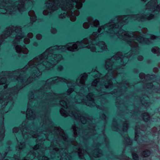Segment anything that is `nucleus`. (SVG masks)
Returning a JSON list of instances; mask_svg holds the SVG:
<instances>
[{"label":"nucleus","instance_id":"nucleus-1","mask_svg":"<svg viewBox=\"0 0 160 160\" xmlns=\"http://www.w3.org/2000/svg\"><path fill=\"white\" fill-rule=\"evenodd\" d=\"M88 43V40L85 38L81 42H78L72 46L66 47L63 46H55L47 49L42 54L30 61L23 68L18 69L13 72L14 81H18V84L21 85V86L19 88L17 85L10 89L9 95L12 96L18 94L20 89L41 75L42 71L50 70L61 60L62 55L54 54L56 50L64 51L67 49L69 51H75L77 50L78 48L79 49L85 47V45Z\"/></svg>","mask_w":160,"mask_h":160},{"label":"nucleus","instance_id":"nucleus-2","mask_svg":"<svg viewBox=\"0 0 160 160\" xmlns=\"http://www.w3.org/2000/svg\"><path fill=\"white\" fill-rule=\"evenodd\" d=\"M128 16L127 15L118 16L117 18V23L113 24L109 22L102 26L98 28V32L100 33L102 29L105 30V28H107L108 33L116 34L118 38L125 41L132 48L138 47V43L135 40H137L142 44H148L150 42L149 39L143 38L139 32L131 33L121 29L123 25L128 22Z\"/></svg>","mask_w":160,"mask_h":160},{"label":"nucleus","instance_id":"nucleus-3","mask_svg":"<svg viewBox=\"0 0 160 160\" xmlns=\"http://www.w3.org/2000/svg\"><path fill=\"white\" fill-rule=\"evenodd\" d=\"M66 101L61 100L60 101V104L65 108L68 109L67 112L64 109L62 108L60 110L61 115L66 117L68 115L72 117L73 118L81 122L82 124L87 123L88 127L84 130V134L86 136H92L96 134L95 129L96 125L92 123L93 119L86 114L81 115L80 112L74 108H72V107L68 106L69 102L67 99Z\"/></svg>","mask_w":160,"mask_h":160},{"label":"nucleus","instance_id":"nucleus-4","mask_svg":"<svg viewBox=\"0 0 160 160\" xmlns=\"http://www.w3.org/2000/svg\"><path fill=\"white\" fill-rule=\"evenodd\" d=\"M122 52H118L112 57L110 59H107L106 60L105 67L108 72L103 78L104 80L103 84L106 88H111L112 86V82L111 80V78H115L117 76L118 73L116 70L112 71L111 72L110 70H111L112 66L114 63L117 62V60L120 59V65H118L117 69L120 68L122 66H124L129 60V58L126 57H123Z\"/></svg>","mask_w":160,"mask_h":160},{"label":"nucleus","instance_id":"nucleus-5","mask_svg":"<svg viewBox=\"0 0 160 160\" xmlns=\"http://www.w3.org/2000/svg\"><path fill=\"white\" fill-rule=\"evenodd\" d=\"M27 1L33 3L32 0H20L13 4L11 0H0V14L12 15L17 10L23 12L25 10V4Z\"/></svg>","mask_w":160,"mask_h":160},{"label":"nucleus","instance_id":"nucleus-6","mask_svg":"<svg viewBox=\"0 0 160 160\" xmlns=\"http://www.w3.org/2000/svg\"><path fill=\"white\" fill-rule=\"evenodd\" d=\"M51 79H48L45 82V84L42 87L40 88L38 92H41L43 97L45 96L48 99H57L62 98L64 96L65 94H56L52 92L51 89V85L52 84L55 83L58 81L63 82L67 83H70L71 81L65 79L58 77V78L55 80H52L49 83H48Z\"/></svg>","mask_w":160,"mask_h":160},{"label":"nucleus","instance_id":"nucleus-7","mask_svg":"<svg viewBox=\"0 0 160 160\" xmlns=\"http://www.w3.org/2000/svg\"><path fill=\"white\" fill-rule=\"evenodd\" d=\"M16 34L15 38L12 42L14 46L18 42L24 37V33L22 32V28L19 26L14 27L10 25L7 27L2 35L0 36V46L5 39L9 37L12 34Z\"/></svg>","mask_w":160,"mask_h":160},{"label":"nucleus","instance_id":"nucleus-8","mask_svg":"<svg viewBox=\"0 0 160 160\" xmlns=\"http://www.w3.org/2000/svg\"><path fill=\"white\" fill-rule=\"evenodd\" d=\"M93 142H94V144L96 148L92 151V153H89L86 150L85 151L86 152L88 153L91 159H92V157L95 158H98L103 155L102 151L98 148L102 143H100L99 142L96 143L95 140H94ZM70 143L72 145L77 147V148L73 149L74 152L78 153L79 158L83 159L84 158L83 152H84V151L83 150V152H82V146L81 144L78 143L75 140L72 141Z\"/></svg>","mask_w":160,"mask_h":160},{"label":"nucleus","instance_id":"nucleus-9","mask_svg":"<svg viewBox=\"0 0 160 160\" xmlns=\"http://www.w3.org/2000/svg\"><path fill=\"white\" fill-rule=\"evenodd\" d=\"M72 2H71V3ZM54 4V0H48L45 3L47 8L49 10L50 13L57 10L58 7H60L62 8V10L67 11V14L70 17L71 21L73 22L76 20V17L72 15V12L71 11V10L74 7L73 4L70 3L67 6V4L64 5H62L61 4H59L58 5H55Z\"/></svg>","mask_w":160,"mask_h":160},{"label":"nucleus","instance_id":"nucleus-10","mask_svg":"<svg viewBox=\"0 0 160 160\" xmlns=\"http://www.w3.org/2000/svg\"><path fill=\"white\" fill-rule=\"evenodd\" d=\"M98 37L97 33L96 32H93L92 34L90 36V39L91 40L92 43L89 44L87 46V48L90 49L92 52H101L107 49V46L104 42H99L96 45L92 43H93Z\"/></svg>","mask_w":160,"mask_h":160},{"label":"nucleus","instance_id":"nucleus-11","mask_svg":"<svg viewBox=\"0 0 160 160\" xmlns=\"http://www.w3.org/2000/svg\"><path fill=\"white\" fill-rule=\"evenodd\" d=\"M139 77L142 80V82L144 84V88L145 89L149 88H150V75H146L143 73H140L139 74Z\"/></svg>","mask_w":160,"mask_h":160},{"label":"nucleus","instance_id":"nucleus-12","mask_svg":"<svg viewBox=\"0 0 160 160\" xmlns=\"http://www.w3.org/2000/svg\"><path fill=\"white\" fill-rule=\"evenodd\" d=\"M54 130L58 134V137L62 138L64 141H66L68 138L67 136L62 129L59 127H55Z\"/></svg>","mask_w":160,"mask_h":160},{"label":"nucleus","instance_id":"nucleus-13","mask_svg":"<svg viewBox=\"0 0 160 160\" xmlns=\"http://www.w3.org/2000/svg\"><path fill=\"white\" fill-rule=\"evenodd\" d=\"M88 101L86 103V105L90 107H94L96 104L94 102L93 98V95L92 93H89L87 96Z\"/></svg>","mask_w":160,"mask_h":160},{"label":"nucleus","instance_id":"nucleus-14","mask_svg":"<svg viewBox=\"0 0 160 160\" xmlns=\"http://www.w3.org/2000/svg\"><path fill=\"white\" fill-rule=\"evenodd\" d=\"M158 12L160 11V4H158L157 0H151V11Z\"/></svg>","mask_w":160,"mask_h":160},{"label":"nucleus","instance_id":"nucleus-15","mask_svg":"<svg viewBox=\"0 0 160 160\" xmlns=\"http://www.w3.org/2000/svg\"><path fill=\"white\" fill-rule=\"evenodd\" d=\"M85 0H68V2H66L67 6H68V5L71 3V2H72L71 3L72 4H73L74 2L76 3V8L78 9H80L82 7V3L84 2Z\"/></svg>","mask_w":160,"mask_h":160},{"label":"nucleus","instance_id":"nucleus-16","mask_svg":"<svg viewBox=\"0 0 160 160\" xmlns=\"http://www.w3.org/2000/svg\"><path fill=\"white\" fill-rule=\"evenodd\" d=\"M15 48L16 52L19 53H22L26 54L28 53L29 51L27 48L22 47L21 45H16L15 47Z\"/></svg>","mask_w":160,"mask_h":160},{"label":"nucleus","instance_id":"nucleus-17","mask_svg":"<svg viewBox=\"0 0 160 160\" xmlns=\"http://www.w3.org/2000/svg\"><path fill=\"white\" fill-rule=\"evenodd\" d=\"M148 16L147 15H135V20L143 22L145 20H150V14H148Z\"/></svg>","mask_w":160,"mask_h":160},{"label":"nucleus","instance_id":"nucleus-18","mask_svg":"<svg viewBox=\"0 0 160 160\" xmlns=\"http://www.w3.org/2000/svg\"><path fill=\"white\" fill-rule=\"evenodd\" d=\"M26 115V118L30 120H34L36 117L35 114L30 109L28 108L27 109Z\"/></svg>","mask_w":160,"mask_h":160},{"label":"nucleus","instance_id":"nucleus-19","mask_svg":"<svg viewBox=\"0 0 160 160\" xmlns=\"http://www.w3.org/2000/svg\"><path fill=\"white\" fill-rule=\"evenodd\" d=\"M50 121L47 117L44 116V118L42 120L40 125L42 127H46L48 126V124L50 123Z\"/></svg>","mask_w":160,"mask_h":160},{"label":"nucleus","instance_id":"nucleus-20","mask_svg":"<svg viewBox=\"0 0 160 160\" xmlns=\"http://www.w3.org/2000/svg\"><path fill=\"white\" fill-rule=\"evenodd\" d=\"M87 20L90 24H93L95 27H97L99 25V22L98 20L93 21L92 18L91 17H88L87 18Z\"/></svg>","mask_w":160,"mask_h":160},{"label":"nucleus","instance_id":"nucleus-21","mask_svg":"<svg viewBox=\"0 0 160 160\" xmlns=\"http://www.w3.org/2000/svg\"><path fill=\"white\" fill-rule=\"evenodd\" d=\"M60 144L58 142V141L56 140L55 141H53L51 142L50 148H53V150L55 151L56 152L58 151L59 150L57 148H56V146H59Z\"/></svg>","mask_w":160,"mask_h":160},{"label":"nucleus","instance_id":"nucleus-22","mask_svg":"<svg viewBox=\"0 0 160 160\" xmlns=\"http://www.w3.org/2000/svg\"><path fill=\"white\" fill-rule=\"evenodd\" d=\"M152 78H156V76L155 75L154 76L151 75V79ZM152 84L151 82V94L152 92H157L158 93H160V90L155 88V86H153L151 87Z\"/></svg>","mask_w":160,"mask_h":160},{"label":"nucleus","instance_id":"nucleus-23","mask_svg":"<svg viewBox=\"0 0 160 160\" xmlns=\"http://www.w3.org/2000/svg\"><path fill=\"white\" fill-rule=\"evenodd\" d=\"M28 15L30 17V19L31 22L32 23L36 21V16L35 15L34 12L33 10H30L28 12Z\"/></svg>","mask_w":160,"mask_h":160},{"label":"nucleus","instance_id":"nucleus-24","mask_svg":"<svg viewBox=\"0 0 160 160\" xmlns=\"http://www.w3.org/2000/svg\"><path fill=\"white\" fill-rule=\"evenodd\" d=\"M129 122L128 120H125L122 124V130L123 132H127L129 127Z\"/></svg>","mask_w":160,"mask_h":160},{"label":"nucleus","instance_id":"nucleus-25","mask_svg":"<svg viewBox=\"0 0 160 160\" xmlns=\"http://www.w3.org/2000/svg\"><path fill=\"white\" fill-rule=\"evenodd\" d=\"M88 78V75L86 73H84L81 77L80 80V83L81 84L84 85L85 84V82Z\"/></svg>","mask_w":160,"mask_h":160},{"label":"nucleus","instance_id":"nucleus-26","mask_svg":"<svg viewBox=\"0 0 160 160\" xmlns=\"http://www.w3.org/2000/svg\"><path fill=\"white\" fill-rule=\"evenodd\" d=\"M68 1V0H54V4L55 5H58L59 4L64 5L66 4V2Z\"/></svg>","mask_w":160,"mask_h":160},{"label":"nucleus","instance_id":"nucleus-27","mask_svg":"<svg viewBox=\"0 0 160 160\" xmlns=\"http://www.w3.org/2000/svg\"><path fill=\"white\" fill-rule=\"evenodd\" d=\"M112 128L113 130L115 131H118L119 129L118 125L115 119H113V122L112 124Z\"/></svg>","mask_w":160,"mask_h":160},{"label":"nucleus","instance_id":"nucleus-28","mask_svg":"<svg viewBox=\"0 0 160 160\" xmlns=\"http://www.w3.org/2000/svg\"><path fill=\"white\" fill-rule=\"evenodd\" d=\"M142 117L143 120L147 122L150 119V116L147 113H144L142 115Z\"/></svg>","mask_w":160,"mask_h":160},{"label":"nucleus","instance_id":"nucleus-29","mask_svg":"<svg viewBox=\"0 0 160 160\" xmlns=\"http://www.w3.org/2000/svg\"><path fill=\"white\" fill-rule=\"evenodd\" d=\"M33 156L34 157H37L39 160H49V158L48 157L44 156H40V154H38V155H36L35 154L34 155H33Z\"/></svg>","mask_w":160,"mask_h":160},{"label":"nucleus","instance_id":"nucleus-30","mask_svg":"<svg viewBox=\"0 0 160 160\" xmlns=\"http://www.w3.org/2000/svg\"><path fill=\"white\" fill-rule=\"evenodd\" d=\"M72 128L73 130V132L74 137L75 138L77 137L78 136L77 132V129H78V128L76 126V125L75 124H74L72 125Z\"/></svg>","mask_w":160,"mask_h":160},{"label":"nucleus","instance_id":"nucleus-31","mask_svg":"<svg viewBox=\"0 0 160 160\" xmlns=\"http://www.w3.org/2000/svg\"><path fill=\"white\" fill-rule=\"evenodd\" d=\"M152 52L154 53L157 54V55H159L160 54L159 52V48L157 47H155L152 48Z\"/></svg>","mask_w":160,"mask_h":160},{"label":"nucleus","instance_id":"nucleus-32","mask_svg":"<svg viewBox=\"0 0 160 160\" xmlns=\"http://www.w3.org/2000/svg\"><path fill=\"white\" fill-rule=\"evenodd\" d=\"M150 154V151L147 149L143 151L142 153V155L144 157H147Z\"/></svg>","mask_w":160,"mask_h":160},{"label":"nucleus","instance_id":"nucleus-33","mask_svg":"<svg viewBox=\"0 0 160 160\" xmlns=\"http://www.w3.org/2000/svg\"><path fill=\"white\" fill-rule=\"evenodd\" d=\"M100 82V79L97 78L93 81L92 83V86L97 87V85H98Z\"/></svg>","mask_w":160,"mask_h":160},{"label":"nucleus","instance_id":"nucleus-34","mask_svg":"<svg viewBox=\"0 0 160 160\" xmlns=\"http://www.w3.org/2000/svg\"><path fill=\"white\" fill-rule=\"evenodd\" d=\"M140 101L142 104L145 107H148L149 105V103L144 99V98L141 99Z\"/></svg>","mask_w":160,"mask_h":160},{"label":"nucleus","instance_id":"nucleus-35","mask_svg":"<svg viewBox=\"0 0 160 160\" xmlns=\"http://www.w3.org/2000/svg\"><path fill=\"white\" fill-rule=\"evenodd\" d=\"M119 85L121 86V87H124L127 88L129 87V83L126 81L120 83Z\"/></svg>","mask_w":160,"mask_h":160},{"label":"nucleus","instance_id":"nucleus-36","mask_svg":"<svg viewBox=\"0 0 160 160\" xmlns=\"http://www.w3.org/2000/svg\"><path fill=\"white\" fill-rule=\"evenodd\" d=\"M5 128L4 127H2V129H1V131L2 132V133H1L0 135V140L2 141V140L4 138V137H5Z\"/></svg>","mask_w":160,"mask_h":160},{"label":"nucleus","instance_id":"nucleus-37","mask_svg":"<svg viewBox=\"0 0 160 160\" xmlns=\"http://www.w3.org/2000/svg\"><path fill=\"white\" fill-rule=\"evenodd\" d=\"M25 145L24 142L20 143V144L18 145L17 146V148L20 149H22L25 147Z\"/></svg>","mask_w":160,"mask_h":160},{"label":"nucleus","instance_id":"nucleus-38","mask_svg":"<svg viewBox=\"0 0 160 160\" xmlns=\"http://www.w3.org/2000/svg\"><path fill=\"white\" fill-rule=\"evenodd\" d=\"M7 82V79L5 78H2L0 79V85L6 83Z\"/></svg>","mask_w":160,"mask_h":160},{"label":"nucleus","instance_id":"nucleus-39","mask_svg":"<svg viewBox=\"0 0 160 160\" xmlns=\"http://www.w3.org/2000/svg\"><path fill=\"white\" fill-rule=\"evenodd\" d=\"M133 158L135 160H138V154L135 153L133 152L132 154Z\"/></svg>","mask_w":160,"mask_h":160},{"label":"nucleus","instance_id":"nucleus-40","mask_svg":"<svg viewBox=\"0 0 160 160\" xmlns=\"http://www.w3.org/2000/svg\"><path fill=\"white\" fill-rule=\"evenodd\" d=\"M89 24H89L88 22H85L83 24V26L84 28L87 29L89 27Z\"/></svg>","mask_w":160,"mask_h":160},{"label":"nucleus","instance_id":"nucleus-41","mask_svg":"<svg viewBox=\"0 0 160 160\" xmlns=\"http://www.w3.org/2000/svg\"><path fill=\"white\" fill-rule=\"evenodd\" d=\"M24 42L26 44H28L30 42V40L28 38H26L24 39Z\"/></svg>","mask_w":160,"mask_h":160},{"label":"nucleus","instance_id":"nucleus-42","mask_svg":"<svg viewBox=\"0 0 160 160\" xmlns=\"http://www.w3.org/2000/svg\"><path fill=\"white\" fill-rule=\"evenodd\" d=\"M145 9L146 10L148 9L149 11V10L150 9V2H148L145 5Z\"/></svg>","mask_w":160,"mask_h":160},{"label":"nucleus","instance_id":"nucleus-43","mask_svg":"<svg viewBox=\"0 0 160 160\" xmlns=\"http://www.w3.org/2000/svg\"><path fill=\"white\" fill-rule=\"evenodd\" d=\"M34 97V94L32 92H31V94H30L29 96V101H30L31 99H33Z\"/></svg>","mask_w":160,"mask_h":160},{"label":"nucleus","instance_id":"nucleus-44","mask_svg":"<svg viewBox=\"0 0 160 160\" xmlns=\"http://www.w3.org/2000/svg\"><path fill=\"white\" fill-rule=\"evenodd\" d=\"M74 90L72 88H70L68 89L67 91L68 95L70 94Z\"/></svg>","mask_w":160,"mask_h":160},{"label":"nucleus","instance_id":"nucleus-45","mask_svg":"<svg viewBox=\"0 0 160 160\" xmlns=\"http://www.w3.org/2000/svg\"><path fill=\"white\" fill-rule=\"evenodd\" d=\"M42 36L40 34H37L36 36V38L37 39L40 40L42 38Z\"/></svg>","mask_w":160,"mask_h":160},{"label":"nucleus","instance_id":"nucleus-46","mask_svg":"<svg viewBox=\"0 0 160 160\" xmlns=\"http://www.w3.org/2000/svg\"><path fill=\"white\" fill-rule=\"evenodd\" d=\"M100 118L101 119L105 120L106 118V116L104 114H102L100 116Z\"/></svg>","mask_w":160,"mask_h":160},{"label":"nucleus","instance_id":"nucleus-47","mask_svg":"<svg viewBox=\"0 0 160 160\" xmlns=\"http://www.w3.org/2000/svg\"><path fill=\"white\" fill-rule=\"evenodd\" d=\"M65 13H64L63 14H61L59 16V17L60 18H63L65 17L66 16V14Z\"/></svg>","mask_w":160,"mask_h":160},{"label":"nucleus","instance_id":"nucleus-48","mask_svg":"<svg viewBox=\"0 0 160 160\" xmlns=\"http://www.w3.org/2000/svg\"><path fill=\"white\" fill-rule=\"evenodd\" d=\"M73 14L75 15L78 16L79 14V12L78 10H75L74 11Z\"/></svg>","mask_w":160,"mask_h":160},{"label":"nucleus","instance_id":"nucleus-49","mask_svg":"<svg viewBox=\"0 0 160 160\" xmlns=\"http://www.w3.org/2000/svg\"><path fill=\"white\" fill-rule=\"evenodd\" d=\"M13 132L14 133H17L19 131V129L17 127L14 128L13 129Z\"/></svg>","mask_w":160,"mask_h":160},{"label":"nucleus","instance_id":"nucleus-50","mask_svg":"<svg viewBox=\"0 0 160 160\" xmlns=\"http://www.w3.org/2000/svg\"><path fill=\"white\" fill-rule=\"evenodd\" d=\"M142 31L143 33L145 34L147 32L148 30L146 28H143L142 29Z\"/></svg>","mask_w":160,"mask_h":160},{"label":"nucleus","instance_id":"nucleus-51","mask_svg":"<svg viewBox=\"0 0 160 160\" xmlns=\"http://www.w3.org/2000/svg\"><path fill=\"white\" fill-rule=\"evenodd\" d=\"M39 148V146L38 144H36L33 147V149L34 150H37Z\"/></svg>","mask_w":160,"mask_h":160},{"label":"nucleus","instance_id":"nucleus-52","mask_svg":"<svg viewBox=\"0 0 160 160\" xmlns=\"http://www.w3.org/2000/svg\"><path fill=\"white\" fill-rule=\"evenodd\" d=\"M104 142L105 143V144L106 145H107L108 143V140L107 139V137L105 136H104Z\"/></svg>","mask_w":160,"mask_h":160},{"label":"nucleus","instance_id":"nucleus-53","mask_svg":"<svg viewBox=\"0 0 160 160\" xmlns=\"http://www.w3.org/2000/svg\"><path fill=\"white\" fill-rule=\"evenodd\" d=\"M51 31L52 33L53 34H55L57 32V30L55 28H52Z\"/></svg>","mask_w":160,"mask_h":160},{"label":"nucleus","instance_id":"nucleus-54","mask_svg":"<svg viewBox=\"0 0 160 160\" xmlns=\"http://www.w3.org/2000/svg\"><path fill=\"white\" fill-rule=\"evenodd\" d=\"M27 37L29 38H32L33 37V34L31 32L29 33L27 35Z\"/></svg>","mask_w":160,"mask_h":160},{"label":"nucleus","instance_id":"nucleus-55","mask_svg":"<svg viewBox=\"0 0 160 160\" xmlns=\"http://www.w3.org/2000/svg\"><path fill=\"white\" fill-rule=\"evenodd\" d=\"M63 69V67L61 65H59L58 66L57 69L58 71H62Z\"/></svg>","mask_w":160,"mask_h":160},{"label":"nucleus","instance_id":"nucleus-56","mask_svg":"<svg viewBox=\"0 0 160 160\" xmlns=\"http://www.w3.org/2000/svg\"><path fill=\"white\" fill-rule=\"evenodd\" d=\"M48 13V11L47 10H44L43 12V15H47Z\"/></svg>","mask_w":160,"mask_h":160},{"label":"nucleus","instance_id":"nucleus-57","mask_svg":"<svg viewBox=\"0 0 160 160\" xmlns=\"http://www.w3.org/2000/svg\"><path fill=\"white\" fill-rule=\"evenodd\" d=\"M143 58L142 56H139L138 57V60L141 61L143 60Z\"/></svg>","mask_w":160,"mask_h":160},{"label":"nucleus","instance_id":"nucleus-58","mask_svg":"<svg viewBox=\"0 0 160 160\" xmlns=\"http://www.w3.org/2000/svg\"><path fill=\"white\" fill-rule=\"evenodd\" d=\"M150 37H151V39H155L156 38L155 36H154V35H151V34Z\"/></svg>","mask_w":160,"mask_h":160},{"label":"nucleus","instance_id":"nucleus-59","mask_svg":"<svg viewBox=\"0 0 160 160\" xmlns=\"http://www.w3.org/2000/svg\"><path fill=\"white\" fill-rule=\"evenodd\" d=\"M128 141V144L131 145L132 144V142L130 140L129 138H127Z\"/></svg>","mask_w":160,"mask_h":160},{"label":"nucleus","instance_id":"nucleus-60","mask_svg":"<svg viewBox=\"0 0 160 160\" xmlns=\"http://www.w3.org/2000/svg\"><path fill=\"white\" fill-rule=\"evenodd\" d=\"M38 136V134H34L32 136L33 138H37Z\"/></svg>","mask_w":160,"mask_h":160},{"label":"nucleus","instance_id":"nucleus-61","mask_svg":"<svg viewBox=\"0 0 160 160\" xmlns=\"http://www.w3.org/2000/svg\"><path fill=\"white\" fill-rule=\"evenodd\" d=\"M101 88H102V87L101 86H100V88L98 89L96 88V90L97 91H98V92H100L101 91Z\"/></svg>","mask_w":160,"mask_h":160},{"label":"nucleus","instance_id":"nucleus-62","mask_svg":"<svg viewBox=\"0 0 160 160\" xmlns=\"http://www.w3.org/2000/svg\"><path fill=\"white\" fill-rule=\"evenodd\" d=\"M138 136V135L137 134V133H136V132H135V140L137 141V140L138 139L137 137Z\"/></svg>","mask_w":160,"mask_h":160},{"label":"nucleus","instance_id":"nucleus-63","mask_svg":"<svg viewBox=\"0 0 160 160\" xmlns=\"http://www.w3.org/2000/svg\"><path fill=\"white\" fill-rule=\"evenodd\" d=\"M153 71L155 72H156L158 71V69L157 68H155L153 69Z\"/></svg>","mask_w":160,"mask_h":160},{"label":"nucleus","instance_id":"nucleus-64","mask_svg":"<svg viewBox=\"0 0 160 160\" xmlns=\"http://www.w3.org/2000/svg\"><path fill=\"white\" fill-rule=\"evenodd\" d=\"M3 101V98L2 97H0V103H2V102Z\"/></svg>","mask_w":160,"mask_h":160}]
</instances>
